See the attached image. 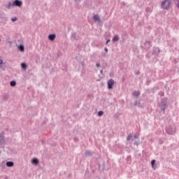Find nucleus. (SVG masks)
I'll return each instance as SVG.
<instances>
[{"label":"nucleus","instance_id":"f257e3e1","mask_svg":"<svg viewBox=\"0 0 179 179\" xmlns=\"http://www.w3.org/2000/svg\"><path fill=\"white\" fill-rule=\"evenodd\" d=\"M165 131L168 135H174L176 134V126L174 124H171L165 128Z\"/></svg>","mask_w":179,"mask_h":179},{"label":"nucleus","instance_id":"f03ea898","mask_svg":"<svg viewBox=\"0 0 179 179\" xmlns=\"http://www.w3.org/2000/svg\"><path fill=\"white\" fill-rule=\"evenodd\" d=\"M161 108L160 110L161 111H163V113H164L166 108H167V107H169V105H167V98H163L161 100Z\"/></svg>","mask_w":179,"mask_h":179},{"label":"nucleus","instance_id":"7ed1b4c3","mask_svg":"<svg viewBox=\"0 0 179 179\" xmlns=\"http://www.w3.org/2000/svg\"><path fill=\"white\" fill-rule=\"evenodd\" d=\"M162 9H169L170 8V1L165 0L162 3Z\"/></svg>","mask_w":179,"mask_h":179},{"label":"nucleus","instance_id":"20e7f679","mask_svg":"<svg viewBox=\"0 0 179 179\" xmlns=\"http://www.w3.org/2000/svg\"><path fill=\"white\" fill-rule=\"evenodd\" d=\"M5 146V136L3 132L0 134V148H3Z\"/></svg>","mask_w":179,"mask_h":179},{"label":"nucleus","instance_id":"39448f33","mask_svg":"<svg viewBox=\"0 0 179 179\" xmlns=\"http://www.w3.org/2000/svg\"><path fill=\"white\" fill-rule=\"evenodd\" d=\"M150 47H152V43L149 41H146L145 42L144 47L143 45H141V48H142V49L145 48V50H149V48H150Z\"/></svg>","mask_w":179,"mask_h":179},{"label":"nucleus","instance_id":"423d86ee","mask_svg":"<svg viewBox=\"0 0 179 179\" xmlns=\"http://www.w3.org/2000/svg\"><path fill=\"white\" fill-rule=\"evenodd\" d=\"M22 5H23V2L20 0H15L13 1V6L20 7Z\"/></svg>","mask_w":179,"mask_h":179},{"label":"nucleus","instance_id":"0eeeda50","mask_svg":"<svg viewBox=\"0 0 179 179\" xmlns=\"http://www.w3.org/2000/svg\"><path fill=\"white\" fill-rule=\"evenodd\" d=\"M113 86H114V80L110 79L108 81V89L109 90L113 89Z\"/></svg>","mask_w":179,"mask_h":179},{"label":"nucleus","instance_id":"6e6552de","mask_svg":"<svg viewBox=\"0 0 179 179\" xmlns=\"http://www.w3.org/2000/svg\"><path fill=\"white\" fill-rule=\"evenodd\" d=\"M85 157H90L93 156V152H92V151L87 150L85 152Z\"/></svg>","mask_w":179,"mask_h":179},{"label":"nucleus","instance_id":"1a4fd4ad","mask_svg":"<svg viewBox=\"0 0 179 179\" xmlns=\"http://www.w3.org/2000/svg\"><path fill=\"white\" fill-rule=\"evenodd\" d=\"M93 19L94 22H98V23H100V22H101L100 20V16H99V15L97 14L93 15Z\"/></svg>","mask_w":179,"mask_h":179},{"label":"nucleus","instance_id":"9d476101","mask_svg":"<svg viewBox=\"0 0 179 179\" xmlns=\"http://www.w3.org/2000/svg\"><path fill=\"white\" fill-rule=\"evenodd\" d=\"M57 37V35H55V34H51L48 36V39L50 41H54V40H55V38Z\"/></svg>","mask_w":179,"mask_h":179},{"label":"nucleus","instance_id":"9b49d317","mask_svg":"<svg viewBox=\"0 0 179 179\" xmlns=\"http://www.w3.org/2000/svg\"><path fill=\"white\" fill-rule=\"evenodd\" d=\"M38 163H40V161H39L38 159H37V158H34V159L31 160V164H35V166H37V164H38Z\"/></svg>","mask_w":179,"mask_h":179},{"label":"nucleus","instance_id":"f8f14e48","mask_svg":"<svg viewBox=\"0 0 179 179\" xmlns=\"http://www.w3.org/2000/svg\"><path fill=\"white\" fill-rule=\"evenodd\" d=\"M6 165L7 167H13V166H15V163H13L12 161H8L6 163Z\"/></svg>","mask_w":179,"mask_h":179},{"label":"nucleus","instance_id":"ddd939ff","mask_svg":"<svg viewBox=\"0 0 179 179\" xmlns=\"http://www.w3.org/2000/svg\"><path fill=\"white\" fill-rule=\"evenodd\" d=\"M153 52L155 55H159V53L160 52V49L159 48H155Z\"/></svg>","mask_w":179,"mask_h":179},{"label":"nucleus","instance_id":"4468645a","mask_svg":"<svg viewBox=\"0 0 179 179\" xmlns=\"http://www.w3.org/2000/svg\"><path fill=\"white\" fill-rule=\"evenodd\" d=\"M155 163H156V160L152 159L151 161V166H152V169H154V170H156L157 166H156V165H155Z\"/></svg>","mask_w":179,"mask_h":179},{"label":"nucleus","instance_id":"2eb2a0df","mask_svg":"<svg viewBox=\"0 0 179 179\" xmlns=\"http://www.w3.org/2000/svg\"><path fill=\"white\" fill-rule=\"evenodd\" d=\"M118 40H120V37L118 36V35H115L112 38V41H114V42L118 41Z\"/></svg>","mask_w":179,"mask_h":179},{"label":"nucleus","instance_id":"dca6fc26","mask_svg":"<svg viewBox=\"0 0 179 179\" xmlns=\"http://www.w3.org/2000/svg\"><path fill=\"white\" fill-rule=\"evenodd\" d=\"M140 94H141V92H139V91H134L133 92V96H134L135 97L139 96Z\"/></svg>","mask_w":179,"mask_h":179},{"label":"nucleus","instance_id":"f3484780","mask_svg":"<svg viewBox=\"0 0 179 179\" xmlns=\"http://www.w3.org/2000/svg\"><path fill=\"white\" fill-rule=\"evenodd\" d=\"M10 85L11 87H15V86H16V81L15 80L10 81Z\"/></svg>","mask_w":179,"mask_h":179},{"label":"nucleus","instance_id":"a211bd4d","mask_svg":"<svg viewBox=\"0 0 179 179\" xmlns=\"http://www.w3.org/2000/svg\"><path fill=\"white\" fill-rule=\"evenodd\" d=\"M13 6H13V3L8 2V6H7L8 9H10L11 8H13Z\"/></svg>","mask_w":179,"mask_h":179},{"label":"nucleus","instance_id":"6ab92c4d","mask_svg":"<svg viewBox=\"0 0 179 179\" xmlns=\"http://www.w3.org/2000/svg\"><path fill=\"white\" fill-rule=\"evenodd\" d=\"M18 50H20V51H21L22 52H23V44H20L18 46Z\"/></svg>","mask_w":179,"mask_h":179},{"label":"nucleus","instance_id":"aec40b11","mask_svg":"<svg viewBox=\"0 0 179 179\" xmlns=\"http://www.w3.org/2000/svg\"><path fill=\"white\" fill-rule=\"evenodd\" d=\"M103 114H104V112L103 110H99L98 112L99 117H101V115H103Z\"/></svg>","mask_w":179,"mask_h":179},{"label":"nucleus","instance_id":"412c9836","mask_svg":"<svg viewBox=\"0 0 179 179\" xmlns=\"http://www.w3.org/2000/svg\"><path fill=\"white\" fill-rule=\"evenodd\" d=\"M99 170H104V164H99Z\"/></svg>","mask_w":179,"mask_h":179},{"label":"nucleus","instance_id":"4be33fe9","mask_svg":"<svg viewBox=\"0 0 179 179\" xmlns=\"http://www.w3.org/2000/svg\"><path fill=\"white\" fill-rule=\"evenodd\" d=\"M3 66V60L0 58V68H2Z\"/></svg>","mask_w":179,"mask_h":179},{"label":"nucleus","instance_id":"5701e85b","mask_svg":"<svg viewBox=\"0 0 179 179\" xmlns=\"http://www.w3.org/2000/svg\"><path fill=\"white\" fill-rule=\"evenodd\" d=\"M23 69L24 70L27 69V64L26 63H23Z\"/></svg>","mask_w":179,"mask_h":179},{"label":"nucleus","instance_id":"b1692460","mask_svg":"<svg viewBox=\"0 0 179 179\" xmlns=\"http://www.w3.org/2000/svg\"><path fill=\"white\" fill-rule=\"evenodd\" d=\"M132 138V134H129L127 138V141H131V138Z\"/></svg>","mask_w":179,"mask_h":179},{"label":"nucleus","instance_id":"393cba45","mask_svg":"<svg viewBox=\"0 0 179 179\" xmlns=\"http://www.w3.org/2000/svg\"><path fill=\"white\" fill-rule=\"evenodd\" d=\"M16 20H17V17H13L11 18V22H16Z\"/></svg>","mask_w":179,"mask_h":179},{"label":"nucleus","instance_id":"a878e982","mask_svg":"<svg viewBox=\"0 0 179 179\" xmlns=\"http://www.w3.org/2000/svg\"><path fill=\"white\" fill-rule=\"evenodd\" d=\"M76 3H79L81 0H73Z\"/></svg>","mask_w":179,"mask_h":179},{"label":"nucleus","instance_id":"bb28decb","mask_svg":"<svg viewBox=\"0 0 179 179\" xmlns=\"http://www.w3.org/2000/svg\"><path fill=\"white\" fill-rule=\"evenodd\" d=\"M134 145H136V146H138V145H139V143H138V141H135V142H134Z\"/></svg>","mask_w":179,"mask_h":179},{"label":"nucleus","instance_id":"cd10ccee","mask_svg":"<svg viewBox=\"0 0 179 179\" xmlns=\"http://www.w3.org/2000/svg\"><path fill=\"white\" fill-rule=\"evenodd\" d=\"M134 139H139V137L138 136H134Z\"/></svg>","mask_w":179,"mask_h":179},{"label":"nucleus","instance_id":"c85d7f7f","mask_svg":"<svg viewBox=\"0 0 179 179\" xmlns=\"http://www.w3.org/2000/svg\"><path fill=\"white\" fill-rule=\"evenodd\" d=\"M20 65H21V69H23V66H24L23 62H22Z\"/></svg>","mask_w":179,"mask_h":179},{"label":"nucleus","instance_id":"c756f323","mask_svg":"<svg viewBox=\"0 0 179 179\" xmlns=\"http://www.w3.org/2000/svg\"><path fill=\"white\" fill-rule=\"evenodd\" d=\"M104 50H105L106 52H108V49L107 48H105Z\"/></svg>","mask_w":179,"mask_h":179},{"label":"nucleus","instance_id":"7c9ffc66","mask_svg":"<svg viewBox=\"0 0 179 179\" xmlns=\"http://www.w3.org/2000/svg\"><path fill=\"white\" fill-rule=\"evenodd\" d=\"M96 66V68H99L100 66V63H97Z\"/></svg>","mask_w":179,"mask_h":179},{"label":"nucleus","instance_id":"2f4dec72","mask_svg":"<svg viewBox=\"0 0 179 179\" xmlns=\"http://www.w3.org/2000/svg\"><path fill=\"white\" fill-rule=\"evenodd\" d=\"M160 96H164V92H161Z\"/></svg>","mask_w":179,"mask_h":179},{"label":"nucleus","instance_id":"473e14b6","mask_svg":"<svg viewBox=\"0 0 179 179\" xmlns=\"http://www.w3.org/2000/svg\"><path fill=\"white\" fill-rule=\"evenodd\" d=\"M110 43V39L106 41V44H108Z\"/></svg>","mask_w":179,"mask_h":179},{"label":"nucleus","instance_id":"72a5a7b5","mask_svg":"<svg viewBox=\"0 0 179 179\" xmlns=\"http://www.w3.org/2000/svg\"><path fill=\"white\" fill-rule=\"evenodd\" d=\"M100 73H101V75H103V69H101V70L100 71Z\"/></svg>","mask_w":179,"mask_h":179},{"label":"nucleus","instance_id":"f704fd0d","mask_svg":"<svg viewBox=\"0 0 179 179\" xmlns=\"http://www.w3.org/2000/svg\"><path fill=\"white\" fill-rule=\"evenodd\" d=\"M72 36H73V37H75V34H73Z\"/></svg>","mask_w":179,"mask_h":179},{"label":"nucleus","instance_id":"c9c22d12","mask_svg":"<svg viewBox=\"0 0 179 179\" xmlns=\"http://www.w3.org/2000/svg\"><path fill=\"white\" fill-rule=\"evenodd\" d=\"M23 51H24V46H23Z\"/></svg>","mask_w":179,"mask_h":179},{"label":"nucleus","instance_id":"e433bc0d","mask_svg":"<svg viewBox=\"0 0 179 179\" xmlns=\"http://www.w3.org/2000/svg\"><path fill=\"white\" fill-rule=\"evenodd\" d=\"M136 104H137V103H136V102H135L134 105H135V106H136Z\"/></svg>","mask_w":179,"mask_h":179},{"label":"nucleus","instance_id":"4c0bfd02","mask_svg":"<svg viewBox=\"0 0 179 179\" xmlns=\"http://www.w3.org/2000/svg\"><path fill=\"white\" fill-rule=\"evenodd\" d=\"M178 8H179V4H178Z\"/></svg>","mask_w":179,"mask_h":179}]
</instances>
